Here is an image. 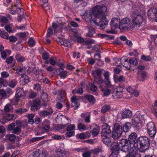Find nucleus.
I'll use <instances>...</instances> for the list:
<instances>
[{"instance_id": "1", "label": "nucleus", "mask_w": 157, "mask_h": 157, "mask_svg": "<svg viewBox=\"0 0 157 157\" xmlns=\"http://www.w3.org/2000/svg\"><path fill=\"white\" fill-rule=\"evenodd\" d=\"M107 9L106 6L104 5L98 6L95 7L93 9V13L94 16L95 17L96 20L92 19V15L90 14L89 15V20L86 21H90L91 24H96L99 22L102 27L105 28L108 22L106 21V16L105 12L107 11Z\"/></svg>"}, {"instance_id": "2", "label": "nucleus", "mask_w": 157, "mask_h": 157, "mask_svg": "<svg viewBox=\"0 0 157 157\" xmlns=\"http://www.w3.org/2000/svg\"><path fill=\"white\" fill-rule=\"evenodd\" d=\"M138 140L137 144L139 151L144 152L150 146L149 139L147 137L141 136L138 138Z\"/></svg>"}, {"instance_id": "3", "label": "nucleus", "mask_w": 157, "mask_h": 157, "mask_svg": "<svg viewBox=\"0 0 157 157\" xmlns=\"http://www.w3.org/2000/svg\"><path fill=\"white\" fill-rule=\"evenodd\" d=\"M131 17L132 19V27H135V26L139 27L144 22L143 16L138 14L136 12L132 13Z\"/></svg>"}, {"instance_id": "4", "label": "nucleus", "mask_w": 157, "mask_h": 157, "mask_svg": "<svg viewBox=\"0 0 157 157\" xmlns=\"http://www.w3.org/2000/svg\"><path fill=\"white\" fill-rule=\"evenodd\" d=\"M120 19L116 17L113 18L110 22L111 29L109 31V33L117 34V32L115 30L118 28L120 24Z\"/></svg>"}, {"instance_id": "5", "label": "nucleus", "mask_w": 157, "mask_h": 157, "mask_svg": "<svg viewBox=\"0 0 157 157\" xmlns=\"http://www.w3.org/2000/svg\"><path fill=\"white\" fill-rule=\"evenodd\" d=\"M123 131L121 126L117 124L114 125L112 132V137L115 140L117 139L121 136Z\"/></svg>"}, {"instance_id": "6", "label": "nucleus", "mask_w": 157, "mask_h": 157, "mask_svg": "<svg viewBox=\"0 0 157 157\" xmlns=\"http://www.w3.org/2000/svg\"><path fill=\"white\" fill-rule=\"evenodd\" d=\"M125 87L124 83H121L115 89H113V93L115 95V98H121L123 95V90Z\"/></svg>"}, {"instance_id": "7", "label": "nucleus", "mask_w": 157, "mask_h": 157, "mask_svg": "<svg viewBox=\"0 0 157 157\" xmlns=\"http://www.w3.org/2000/svg\"><path fill=\"white\" fill-rule=\"evenodd\" d=\"M131 22V19L129 18L125 17L123 19L120 21V24L119 25L118 28L121 31H125L127 30L128 26Z\"/></svg>"}, {"instance_id": "8", "label": "nucleus", "mask_w": 157, "mask_h": 157, "mask_svg": "<svg viewBox=\"0 0 157 157\" xmlns=\"http://www.w3.org/2000/svg\"><path fill=\"white\" fill-rule=\"evenodd\" d=\"M108 126L107 124L105 122L103 123L102 127V141L105 144H108V129H107V127Z\"/></svg>"}, {"instance_id": "9", "label": "nucleus", "mask_w": 157, "mask_h": 157, "mask_svg": "<svg viewBox=\"0 0 157 157\" xmlns=\"http://www.w3.org/2000/svg\"><path fill=\"white\" fill-rule=\"evenodd\" d=\"M130 143L128 139H123L120 140L119 142L120 149L123 152H126L127 151V148L130 144Z\"/></svg>"}, {"instance_id": "10", "label": "nucleus", "mask_w": 157, "mask_h": 157, "mask_svg": "<svg viewBox=\"0 0 157 157\" xmlns=\"http://www.w3.org/2000/svg\"><path fill=\"white\" fill-rule=\"evenodd\" d=\"M147 133L151 137H154L156 133V128L154 124L152 122H150L147 125Z\"/></svg>"}, {"instance_id": "11", "label": "nucleus", "mask_w": 157, "mask_h": 157, "mask_svg": "<svg viewBox=\"0 0 157 157\" xmlns=\"http://www.w3.org/2000/svg\"><path fill=\"white\" fill-rule=\"evenodd\" d=\"M16 124L14 123H12L8 126V129L10 130H13L12 132L14 134H19L21 131V127H15Z\"/></svg>"}, {"instance_id": "12", "label": "nucleus", "mask_w": 157, "mask_h": 157, "mask_svg": "<svg viewBox=\"0 0 157 157\" xmlns=\"http://www.w3.org/2000/svg\"><path fill=\"white\" fill-rule=\"evenodd\" d=\"M137 148H138V146L137 144H130L128 148H127V151H126V152H128V155H130L133 157V155L132 154L136 153Z\"/></svg>"}, {"instance_id": "13", "label": "nucleus", "mask_w": 157, "mask_h": 157, "mask_svg": "<svg viewBox=\"0 0 157 157\" xmlns=\"http://www.w3.org/2000/svg\"><path fill=\"white\" fill-rule=\"evenodd\" d=\"M40 101L38 99H35L31 104V110L32 111H37L40 107Z\"/></svg>"}, {"instance_id": "14", "label": "nucleus", "mask_w": 157, "mask_h": 157, "mask_svg": "<svg viewBox=\"0 0 157 157\" xmlns=\"http://www.w3.org/2000/svg\"><path fill=\"white\" fill-rule=\"evenodd\" d=\"M124 62H126L123 66L126 68L130 69L131 67V65H136L137 64V61L135 58H133L130 59L129 62H128V59H127L124 60Z\"/></svg>"}, {"instance_id": "15", "label": "nucleus", "mask_w": 157, "mask_h": 157, "mask_svg": "<svg viewBox=\"0 0 157 157\" xmlns=\"http://www.w3.org/2000/svg\"><path fill=\"white\" fill-rule=\"evenodd\" d=\"M148 17L152 19L156 18L155 21L157 22V9L156 8H151L148 10L147 13Z\"/></svg>"}, {"instance_id": "16", "label": "nucleus", "mask_w": 157, "mask_h": 157, "mask_svg": "<svg viewBox=\"0 0 157 157\" xmlns=\"http://www.w3.org/2000/svg\"><path fill=\"white\" fill-rule=\"evenodd\" d=\"M138 139L137 134L135 132H132L128 136V140L131 144H137Z\"/></svg>"}, {"instance_id": "17", "label": "nucleus", "mask_w": 157, "mask_h": 157, "mask_svg": "<svg viewBox=\"0 0 157 157\" xmlns=\"http://www.w3.org/2000/svg\"><path fill=\"white\" fill-rule=\"evenodd\" d=\"M56 153L59 157H67L69 155V153L67 151H63L60 148L56 149Z\"/></svg>"}, {"instance_id": "18", "label": "nucleus", "mask_w": 157, "mask_h": 157, "mask_svg": "<svg viewBox=\"0 0 157 157\" xmlns=\"http://www.w3.org/2000/svg\"><path fill=\"white\" fill-rule=\"evenodd\" d=\"M27 71L28 73H31V71L29 69L27 70L25 67H17L16 69V73L19 75L22 76L24 75L26 71Z\"/></svg>"}, {"instance_id": "19", "label": "nucleus", "mask_w": 157, "mask_h": 157, "mask_svg": "<svg viewBox=\"0 0 157 157\" xmlns=\"http://www.w3.org/2000/svg\"><path fill=\"white\" fill-rule=\"evenodd\" d=\"M52 27L55 33L58 32H61L63 29L62 26L60 24H57L53 22L52 23Z\"/></svg>"}, {"instance_id": "20", "label": "nucleus", "mask_w": 157, "mask_h": 157, "mask_svg": "<svg viewBox=\"0 0 157 157\" xmlns=\"http://www.w3.org/2000/svg\"><path fill=\"white\" fill-rule=\"evenodd\" d=\"M34 73L36 75V78L38 80L41 81L44 78L43 71L41 70H36L34 71Z\"/></svg>"}, {"instance_id": "21", "label": "nucleus", "mask_w": 157, "mask_h": 157, "mask_svg": "<svg viewBox=\"0 0 157 157\" xmlns=\"http://www.w3.org/2000/svg\"><path fill=\"white\" fill-rule=\"evenodd\" d=\"M57 41L62 45H63L65 47H70L71 44L70 42L68 41L67 40L64 38H58Z\"/></svg>"}, {"instance_id": "22", "label": "nucleus", "mask_w": 157, "mask_h": 157, "mask_svg": "<svg viewBox=\"0 0 157 157\" xmlns=\"http://www.w3.org/2000/svg\"><path fill=\"white\" fill-rule=\"evenodd\" d=\"M103 76L104 77L105 79V80L104 81L103 79L100 78L99 79L98 82L99 83H104L106 86L107 87L108 86V71H105V72L103 74Z\"/></svg>"}, {"instance_id": "23", "label": "nucleus", "mask_w": 157, "mask_h": 157, "mask_svg": "<svg viewBox=\"0 0 157 157\" xmlns=\"http://www.w3.org/2000/svg\"><path fill=\"white\" fill-rule=\"evenodd\" d=\"M29 81V77L25 75L21 76L20 78V83L23 85L28 83Z\"/></svg>"}, {"instance_id": "24", "label": "nucleus", "mask_w": 157, "mask_h": 157, "mask_svg": "<svg viewBox=\"0 0 157 157\" xmlns=\"http://www.w3.org/2000/svg\"><path fill=\"white\" fill-rule=\"evenodd\" d=\"M110 148L111 150L113 152L117 151L118 149H120L119 146V142L117 141H113L111 145Z\"/></svg>"}, {"instance_id": "25", "label": "nucleus", "mask_w": 157, "mask_h": 157, "mask_svg": "<svg viewBox=\"0 0 157 157\" xmlns=\"http://www.w3.org/2000/svg\"><path fill=\"white\" fill-rule=\"evenodd\" d=\"M132 115V112L129 109H126L123 112L121 117L123 118L130 117Z\"/></svg>"}, {"instance_id": "26", "label": "nucleus", "mask_w": 157, "mask_h": 157, "mask_svg": "<svg viewBox=\"0 0 157 157\" xmlns=\"http://www.w3.org/2000/svg\"><path fill=\"white\" fill-rule=\"evenodd\" d=\"M110 82L109 80V98L112 100L115 98V95L113 93V90L112 86L110 85Z\"/></svg>"}, {"instance_id": "27", "label": "nucleus", "mask_w": 157, "mask_h": 157, "mask_svg": "<svg viewBox=\"0 0 157 157\" xmlns=\"http://www.w3.org/2000/svg\"><path fill=\"white\" fill-rule=\"evenodd\" d=\"M16 93V96L18 98H20L23 97L25 94L23 89L21 88H17V89Z\"/></svg>"}, {"instance_id": "28", "label": "nucleus", "mask_w": 157, "mask_h": 157, "mask_svg": "<svg viewBox=\"0 0 157 157\" xmlns=\"http://www.w3.org/2000/svg\"><path fill=\"white\" fill-rule=\"evenodd\" d=\"M4 110L5 112H12L13 110V106L10 104H8L5 106Z\"/></svg>"}, {"instance_id": "29", "label": "nucleus", "mask_w": 157, "mask_h": 157, "mask_svg": "<svg viewBox=\"0 0 157 157\" xmlns=\"http://www.w3.org/2000/svg\"><path fill=\"white\" fill-rule=\"evenodd\" d=\"M101 71L100 69H98L93 71L92 72V75L94 78L97 76L99 78L101 76Z\"/></svg>"}, {"instance_id": "30", "label": "nucleus", "mask_w": 157, "mask_h": 157, "mask_svg": "<svg viewBox=\"0 0 157 157\" xmlns=\"http://www.w3.org/2000/svg\"><path fill=\"white\" fill-rule=\"evenodd\" d=\"M57 71L59 73V74L61 78H65L67 75V71H63L62 68H59L57 70Z\"/></svg>"}, {"instance_id": "31", "label": "nucleus", "mask_w": 157, "mask_h": 157, "mask_svg": "<svg viewBox=\"0 0 157 157\" xmlns=\"http://www.w3.org/2000/svg\"><path fill=\"white\" fill-rule=\"evenodd\" d=\"M53 112V111L52 110H51L48 112L44 110L40 112V116L44 117L52 114Z\"/></svg>"}, {"instance_id": "32", "label": "nucleus", "mask_w": 157, "mask_h": 157, "mask_svg": "<svg viewBox=\"0 0 157 157\" xmlns=\"http://www.w3.org/2000/svg\"><path fill=\"white\" fill-rule=\"evenodd\" d=\"M86 28L89 30V33L87 34L88 36L89 37L92 36L93 34L95 33L94 29L90 25L87 26Z\"/></svg>"}, {"instance_id": "33", "label": "nucleus", "mask_w": 157, "mask_h": 157, "mask_svg": "<svg viewBox=\"0 0 157 157\" xmlns=\"http://www.w3.org/2000/svg\"><path fill=\"white\" fill-rule=\"evenodd\" d=\"M131 124L130 123L127 122L124 124L123 126V130L124 132H128L129 128L131 127Z\"/></svg>"}, {"instance_id": "34", "label": "nucleus", "mask_w": 157, "mask_h": 157, "mask_svg": "<svg viewBox=\"0 0 157 157\" xmlns=\"http://www.w3.org/2000/svg\"><path fill=\"white\" fill-rule=\"evenodd\" d=\"M64 93V91L62 90L58 95V98L60 101L63 102L65 100Z\"/></svg>"}, {"instance_id": "35", "label": "nucleus", "mask_w": 157, "mask_h": 157, "mask_svg": "<svg viewBox=\"0 0 157 157\" xmlns=\"http://www.w3.org/2000/svg\"><path fill=\"white\" fill-rule=\"evenodd\" d=\"M85 97L89 102H92L93 104L95 103V99L93 96L88 94L85 95Z\"/></svg>"}, {"instance_id": "36", "label": "nucleus", "mask_w": 157, "mask_h": 157, "mask_svg": "<svg viewBox=\"0 0 157 157\" xmlns=\"http://www.w3.org/2000/svg\"><path fill=\"white\" fill-rule=\"evenodd\" d=\"M94 58L96 60L98 61L97 64L99 66H101L103 64L102 61L100 60L101 55L100 54L98 53L95 54L94 56Z\"/></svg>"}, {"instance_id": "37", "label": "nucleus", "mask_w": 157, "mask_h": 157, "mask_svg": "<svg viewBox=\"0 0 157 157\" xmlns=\"http://www.w3.org/2000/svg\"><path fill=\"white\" fill-rule=\"evenodd\" d=\"M17 83V81L16 79H13L9 82L8 85V86L13 88H14Z\"/></svg>"}, {"instance_id": "38", "label": "nucleus", "mask_w": 157, "mask_h": 157, "mask_svg": "<svg viewBox=\"0 0 157 157\" xmlns=\"http://www.w3.org/2000/svg\"><path fill=\"white\" fill-rule=\"evenodd\" d=\"M0 36L4 39H9V35L5 31H1L0 30Z\"/></svg>"}, {"instance_id": "39", "label": "nucleus", "mask_w": 157, "mask_h": 157, "mask_svg": "<svg viewBox=\"0 0 157 157\" xmlns=\"http://www.w3.org/2000/svg\"><path fill=\"white\" fill-rule=\"evenodd\" d=\"M27 111V109L24 108H19L15 110V112L18 114H21L25 113Z\"/></svg>"}, {"instance_id": "40", "label": "nucleus", "mask_w": 157, "mask_h": 157, "mask_svg": "<svg viewBox=\"0 0 157 157\" xmlns=\"http://www.w3.org/2000/svg\"><path fill=\"white\" fill-rule=\"evenodd\" d=\"M6 90L3 89H0V96L3 99L8 98Z\"/></svg>"}, {"instance_id": "41", "label": "nucleus", "mask_w": 157, "mask_h": 157, "mask_svg": "<svg viewBox=\"0 0 157 157\" xmlns=\"http://www.w3.org/2000/svg\"><path fill=\"white\" fill-rule=\"evenodd\" d=\"M99 131V128L97 127V128H94L90 132L92 133V134L94 136H95L98 134Z\"/></svg>"}, {"instance_id": "42", "label": "nucleus", "mask_w": 157, "mask_h": 157, "mask_svg": "<svg viewBox=\"0 0 157 157\" xmlns=\"http://www.w3.org/2000/svg\"><path fill=\"white\" fill-rule=\"evenodd\" d=\"M17 116L15 114H7L5 117L8 121L11 120H14L16 118Z\"/></svg>"}, {"instance_id": "43", "label": "nucleus", "mask_w": 157, "mask_h": 157, "mask_svg": "<svg viewBox=\"0 0 157 157\" xmlns=\"http://www.w3.org/2000/svg\"><path fill=\"white\" fill-rule=\"evenodd\" d=\"M7 138H8L9 140L11 141H14L16 138V136L14 134H8L6 136Z\"/></svg>"}, {"instance_id": "44", "label": "nucleus", "mask_w": 157, "mask_h": 157, "mask_svg": "<svg viewBox=\"0 0 157 157\" xmlns=\"http://www.w3.org/2000/svg\"><path fill=\"white\" fill-rule=\"evenodd\" d=\"M49 63L52 65L54 66L56 64V57H51L49 59Z\"/></svg>"}, {"instance_id": "45", "label": "nucleus", "mask_w": 157, "mask_h": 157, "mask_svg": "<svg viewBox=\"0 0 157 157\" xmlns=\"http://www.w3.org/2000/svg\"><path fill=\"white\" fill-rule=\"evenodd\" d=\"M77 127L78 130H85L86 129V126L84 124L80 123L78 124Z\"/></svg>"}, {"instance_id": "46", "label": "nucleus", "mask_w": 157, "mask_h": 157, "mask_svg": "<svg viewBox=\"0 0 157 157\" xmlns=\"http://www.w3.org/2000/svg\"><path fill=\"white\" fill-rule=\"evenodd\" d=\"M86 150V148L84 147H78L74 149V151H76L78 152H83Z\"/></svg>"}, {"instance_id": "47", "label": "nucleus", "mask_w": 157, "mask_h": 157, "mask_svg": "<svg viewBox=\"0 0 157 157\" xmlns=\"http://www.w3.org/2000/svg\"><path fill=\"white\" fill-rule=\"evenodd\" d=\"M6 93L8 98L10 97V96L13 93V90L9 87H7L6 88Z\"/></svg>"}, {"instance_id": "48", "label": "nucleus", "mask_w": 157, "mask_h": 157, "mask_svg": "<svg viewBox=\"0 0 157 157\" xmlns=\"http://www.w3.org/2000/svg\"><path fill=\"white\" fill-rule=\"evenodd\" d=\"M116 80L117 81L119 82H124L125 80V78L123 75H121L117 77L116 78Z\"/></svg>"}, {"instance_id": "49", "label": "nucleus", "mask_w": 157, "mask_h": 157, "mask_svg": "<svg viewBox=\"0 0 157 157\" xmlns=\"http://www.w3.org/2000/svg\"><path fill=\"white\" fill-rule=\"evenodd\" d=\"M75 126L74 124H71L68 125L67 128V130L68 131H71L75 129Z\"/></svg>"}, {"instance_id": "50", "label": "nucleus", "mask_w": 157, "mask_h": 157, "mask_svg": "<svg viewBox=\"0 0 157 157\" xmlns=\"http://www.w3.org/2000/svg\"><path fill=\"white\" fill-rule=\"evenodd\" d=\"M83 157H90L91 156V153L90 151H86L82 154Z\"/></svg>"}, {"instance_id": "51", "label": "nucleus", "mask_w": 157, "mask_h": 157, "mask_svg": "<svg viewBox=\"0 0 157 157\" xmlns=\"http://www.w3.org/2000/svg\"><path fill=\"white\" fill-rule=\"evenodd\" d=\"M100 88L101 89V90L102 91H104V96H107L108 95V89L107 88H104L102 86H99Z\"/></svg>"}, {"instance_id": "52", "label": "nucleus", "mask_w": 157, "mask_h": 157, "mask_svg": "<svg viewBox=\"0 0 157 157\" xmlns=\"http://www.w3.org/2000/svg\"><path fill=\"white\" fill-rule=\"evenodd\" d=\"M28 44L30 46L33 47L35 44V42L32 38H31L29 40Z\"/></svg>"}, {"instance_id": "53", "label": "nucleus", "mask_w": 157, "mask_h": 157, "mask_svg": "<svg viewBox=\"0 0 157 157\" xmlns=\"http://www.w3.org/2000/svg\"><path fill=\"white\" fill-rule=\"evenodd\" d=\"M75 134V132L74 131H69L67 132L65 134V135L66 137H71L74 136Z\"/></svg>"}, {"instance_id": "54", "label": "nucleus", "mask_w": 157, "mask_h": 157, "mask_svg": "<svg viewBox=\"0 0 157 157\" xmlns=\"http://www.w3.org/2000/svg\"><path fill=\"white\" fill-rule=\"evenodd\" d=\"M6 52L9 53L10 51L9 50H6L1 53V56L2 58L6 59V58L7 55L6 54Z\"/></svg>"}, {"instance_id": "55", "label": "nucleus", "mask_w": 157, "mask_h": 157, "mask_svg": "<svg viewBox=\"0 0 157 157\" xmlns=\"http://www.w3.org/2000/svg\"><path fill=\"white\" fill-rule=\"evenodd\" d=\"M74 36L77 39L78 41V42L81 43L84 42V39L82 37L79 36L78 35H75Z\"/></svg>"}, {"instance_id": "56", "label": "nucleus", "mask_w": 157, "mask_h": 157, "mask_svg": "<svg viewBox=\"0 0 157 157\" xmlns=\"http://www.w3.org/2000/svg\"><path fill=\"white\" fill-rule=\"evenodd\" d=\"M5 29L9 33H12L13 31L11 27L9 25H6L5 27Z\"/></svg>"}, {"instance_id": "57", "label": "nucleus", "mask_w": 157, "mask_h": 157, "mask_svg": "<svg viewBox=\"0 0 157 157\" xmlns=\"http://www.w3.org/2000/svg\"><path fill=\"white\" fill-rule=\"evenodd\" d=\"M141 59L147 61H150L151 59V58L149 56H146L144 55L141 56Z\"/></svg>"}, {"instance_id": "58", "label": "nucleus", "mask_w": 157, "mask_h": 157, "mask_svg": "<svg viewBox=\"0 0 157 157\" xmlns=\"http://www.w3.org/2000/svg\"><path fill=\"white\" fill-rule=\"evenodd\" d=\"M36 96V93L34 91H31L29 93V97L31 99L33 98Z\"/></svg>"}, {"instance_id": "59", "label": "nucleus", "mask_w": 157, "mask_h": 157, "mask_svg": "<svg viewBox=\"0 0 157 157\" xmlns=\"http://www.w3.org/2000/svg\"><path fill=\"white\" fill-rule=\"evenodd\" d=\"M53 33V31L52 30L51 28H49L47 30V33L46 35L47 37H49L52 35Z\"/></svg>"}, {"instance_id": "60", "label": "nucleus", "mask_w": 157, "mask_h": 157, "mask_svg": "<svg viewBox=\"0 0 157 157\" xmlns=\"http://www.w3.org/2000/svg\"><path fill=\"white\" fill-rule=\"evenodd\" d=\"M9 39L10 42H15L17 40V37L13 36H11L9 37Z\"/></svg>"}, {"instance_id": "61", "label": "nucleus", "mask_w": 157, "mask_h": 157, "mask_svg": "<svg viewBox=\"0 0 157 157\" xmlns=\"http://www.w3.org/2000/svg\"><path fill=\"white\" fill-rule=\"evenodd\" d=\"M48 96L47 94L46 93L43 92L41 96V99L46 101V100L48 98Z\"/></svg>"}, {"instance_id": "62", "label": "nucleus", "mask_w": 157, "mask_h": 157, "mask_svg": "<svg viewBox=\"0 0 157 157\" xmlns=\"http://www.w3.org/2000/svg\"><path fill=\"white\" fill-rule=\"evenodd\" d=\"M42 56L43 59L45 60H47L49 57V55L47 52L43 53Z\"/></svg>"}, {"instance_id": "63", "label": "nucleus", "mask_w": 157, "mask_h": 157, "mask_svg": "<svg viewBox=\"0 0 157 157\" xmlns=\"http://www.w3.org/2000/svg\"><path fill=\"white\" fill-rule=\"evenodd\" d=\"M41 6H42V8L45 11H46L47 10H49L50 9L48 4V2H47L45 4H44V5Z\"/></svg>"}, {"instance_id": "64", "label": "nucleus", "mask_w": 157, "mask_h": 157, "mask_svg": "<svg viewBox=\"0 0 157 157\" xmlns=\"http://www.w3.org/2000/svg\"><path fill=\"white\" fill-rule=\"evenodd\" d=\"M133 121L136 124L141 123V120L137 116H136L133 118Z\"/></svg>"}]
</instances>
